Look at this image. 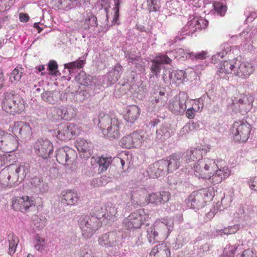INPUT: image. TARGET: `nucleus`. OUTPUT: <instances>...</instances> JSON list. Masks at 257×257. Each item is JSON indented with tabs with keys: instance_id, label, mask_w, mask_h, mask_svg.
<instances>
[{
	"instance_id": "1",
	"label": "nucleus",
	"mask_w": 257,
	"mask_h": 257,
	"mask_svg": "<svg viewBox=\"0 0 257 257\" xmlns=\"http://www.w3.org/2000/svg\"><path fill=\"white\" fill-rule=\"evenodd\" d=\"M6 153L1 155V166L7 165L1 170V187L3 188H11L18 184L19 178L24 177L28 172V169L24 165L17 166L16 164L10 163L14 157Z\"/></svg>"
},
{
	"instance_id": "2",
	"label": "nucleus",
	"mask_w": 257,
	"mask_h": 257,
	"mask_svg": "<svg viewBox=\"0 0 257 257\" xmlns=\"http://www.w3.org/2000/svg\"><path fill=\"white\" fill-rule=\"evenodd\" d=\"M120 121L115 116L108 114H100L98 125L102 133L109 139L118 138L120 135Z\"/></svg>"
},
{
	"instance_id": "3",
	"label": "nucleus",
	"mask_w": 257,
	"mask_h": 257,
	"mask_svg": "<svg viewBox=\"0 0 257 257\" xmlns=\"http://www.w3.org/2000/svg\"><path fill=\"white\" fill-rule=\"evenodd\" d=\"M1 106L3 110L10 114H20L25 108V101L14 92L8 91L3 94Z\"/></svg>"
},
{
	"instance_id": "4",
	"label": "nucleus",
	"mask_w": 257,
	"mask_h": 257,
	"mask_svg": "<svg viewBox=\"0 0 257 257\" xmlns=\"http://www.w3.org/2000/svg\"><path fill=\"white\" fill-rule=\"evenodd\" d=\"M82 235L86 239L90 238L101 225L100 220L94 216L82 215L78 220Z\"/></svg>"
},
{
	"instance_id": "5",
	"label": "nucleus",
	"mask_w": 257,
	"mask_h": 257,
	"mask_svg": "<svg viewBox=\"0 0 257 257\" xmlns=\"http://www.w3.org/2000/svg\"><path fill=\"white\" fill-rule=\"evenodd\" d=\"M252 127L246 121H234L230 128L233 140L239 144L244 143L248 140Z\"/></svg>"
},
{
	"instance_id": "6",
	"label": "nucleus",
	"mask_w": 257,
	"mask_h": 257,
	"mask_svg": "<svg viewBox=\"0 0 257 257\" xmlns=\"http://www.w3.org/2000/svg\"><path fill=\"white\" fill-rule=\"evenodd\" d=\"M217 168V165L214 160L204 158L195 163L194 166V174L199 178L210 180L213 173Z\"/></svg>"
},
{
	"instance_id": "7",
	"label": "nucleus",
	"mask_w": 257,
	"mask_h": 257,
	"mask_svg": "<svg viewBox=\"0 0 257 257\" xmlns=\"http://www.w3.org/2000/svg\"><path fill=\"white\" fill-rule=\"evenodd\" d=\"M208 197V193L204 190L194 191L188 196L187 205L191 208L199 209L205 206Z\"/></svg>"
},
{
	"instance_id": "8",
	"label": "nucleus",
	"mask_w": 257,
	"mask_h": 257,
	"mask_svg": "<svg viewBox=\"0 0 257 257\" xmlns=\"http://www.w3.org/2000/svg\"><path fill=\"white\" fill-rule=\"evenodd\" d=\"M148 216L143 211H138L130 214L123 220L124 226L128 229L139 228L146 221Z\"/></svg>"
},
{
	"instance_id": "9",
	"label": "nucleus",
	"mask_w": 257,
	"mask_h": 257,
	"mask_svg": "<svg viewBox=\"0 0 257 257\" xmlns=\"http://www.w3.org/2000/svg\"><path fill=\"white\" fill-rule=\"evenodd\" d=\"M57 162L63 165H72L77 157L76 152L68 147L59 148L56 151Z\"/></svg>"
},
{
	"instance_id": "10",
	"label": "nucleus",
	"mask_w": 257,
	"mask_h": 257,
	"mask_svg": "<svg viewBox=\"0 0 257 257\" xmlns=\"http://www.w3.org/2000/svg\"><path fill=\"white\" fill-rule=\"evenodd\" d=\"M79 133L78 126L73 123H61L59 125L57 137L62 141H67Z\"/></svg>"
},
{
	"instance_id": "11",
	"label": "nucleus",
	"mask_w": 257,
	"mask_h": 257,
	"mask_svg": "<svg viewBox=\"0 0 257 257\" xmlns=\"http://www.w3.org/2000/svg\"><path fill=\"white\" fill-rule=\"evenodd\" d=\"M34 150L39 157L46 159L48 158L53 151L52 143L48 140H38L35 144Z\"/></svg>"
},
{
	"instance_id": "12",
	"label": "nucleus",
	"mask_w": 257,
	"mask_h": 257,
	"mask_svg": "<svg viewBox=\"0 0 257 257\" xmlns=\"http://www.w3.org/2000/svg\"><path fill=\"white\" fill-rule=\"evenodd\" d=\"M188 95L185 92H181L171 99L168 104V109L173 112H183L186 109V103Z\"/></svg>"
},
{
	"instance_id": "13",
	"label": "nucleus",
	"mask_w": 257,
	"mask_h": 257,
	"mask_svg": "<svg viewBox=\"0 0 257 257\" xmlns=\"http://www.w3.org/2000/svg\"><path fill=\"white\" fill-rule=\"evenodd\" d=\"M34 205L33 198L28 196L14 197L12 199V207L16 211H26Z\"/></svg>"
},
{
	"instance_id": "14",
	"label": "nucleus",
	"mask_w": 257,
	"mask_h": 257,
	"mask_svg": "<svg viewBox=\"0 0 257 257\" xmlns=\"http://www.w3.org/2000/svg\"><path fill=\"white\" fill-rule=\"evenodd\" d=\"M1 150L5 153H11L18 148V141L16 138L10 134L5 133L1 135Z\"/></svg>"
},
{
	"instance_id": "15",
	"label": "nucleus",
	"mask_w": 257,
	"mask_h": 257,
	"mask_svg": "<svg viewBox=\"0 0 257 257\" xmlns=\"http://www.w3.org/2000/svg\"><path fill=\"white\" fill-rule=\"evenodd\" d=\"M119 242V236L114 231L109 232L100 235L98 238V244L106 248L113 247Z\"/></svg>"
},
{
	"instance_id": "16",
	"label": "nucleus",
	"mask_w": 257,
	"mask_h": 257,
	"mask_svg": "<svg viewBox=\"0 0 257 257\" xmlns=\"http://www.w3.org/2000/svg\"><path fill=\"white\" fill-rule=\"evenodd\" d=\"M254 65L248 62H242L238 65L237 63L236 70L234 74L243 79L248 78L254 71Z\"/></svg>"
},
{
	"instance_id": "17",
	"label": "nucleus",
	"mask_w": 257,
	"mask_h": 257,
	"mask_svg": "<svg viewBox=\"0 0 257 257\" xmlns=\"http://www.w3.org/2000/svg\"><path fill=\"white\" fill-rule=\"evenodd\" d=\"M167 96L163 91H159L158 93H154L153 98L149 104L150 108L154 111H159L167 104Z\"/></svg>"
},
{
	"instance_id": "18",
	"label": "nucleus",
	"mask_w": 257,
	"mask_h": 257,
	"mask_svg": "<svg viewBox=\"0 0 257 257\" xmlns=\"http://www.w3.org/2000/svg\"><path fill=\"white\" fill-rule=\"evenodd\" d=\"M217 72L220 77H224L226 74L234 72L237 67V60L232 59L224 61L217 66Z\"/></svg>"
},
{
	"instance_id": "19",
	"label": "nucleus",
	"mask_w": 257,
	"mask_h": 257,
	"mask_svg": "<svg viewBox=\"0 0 257 257\" xmlns=\"http://www.w3.org/2000/svg\"><path fill=\"white\" fill-rule=\"evenodd\" d=\"M60 198L62 203L67 205H75L79 200L77 192L74 190H66L63 191L61 194Z\"/></svg>"
},
{
	"instance_id": "20",
	"label": "nucleus",
	"mask_w": 257,
	"mask_h": 257,
	"mask_svg": "<svg viewBox=\"0 0 257 257\" xmlns=\"http://www.w3.org/2000/svg\"><path fill=\"white\" fill-rule=\"evenodd\" d=\"M167 162L166 160H160L155 163L149 168V173L150 177L158 178L160 177L163 171L165 170L167 171Z\"/></svg>"
},
{
	"instance_id": "21",
	"label": "nucleus",
	"mask_w": 257,
	"mask_h": 257,
	"mask_svg": "<svg viewBox=\"0 0 257 257\" xmlns=\"http://www.w3.org/2000/svg\"><path fill=\"white\" fill-rule=\"evenodd\" d=\"M53 111L65 120H71L75 115V109L71 106L54 107L53 108Z\"/></svg>"
},
{
	"instance_id": "22",
	"label": "nucleus",
	"mask_w": 257,
	"mask_h": 257,
	"mask_svg": "<svg viewBox=\"0 0 257 257\" xmlns=\"http://www.w3.org/2000/svg\"><path fill=\"white\" fill-rule=\"evenodd\" d=\"M230 174V171L226 167H222L214 171L210 179V182L213 185L218 184L223 179L227 178Z\"/></svg>"
},
{
	"instance_id": "23",
	"label": "nucleus",
	"mask_w": 257,
	"mask_h": 257,
	"mask_svg": "<svg viewBox=\"0 0 257 257\" xmlns=\"http://www.w3.org/2000/svg\"><path fill=\"white\" fill-rule=\"evenodd\" d=\"M75 146L80 153H83L84 158H89L92 152V145L83 139H78L75 143Z\"/></svg>"
},
{
	"instance_id": "24",
	"label": "nucleus",
	"mask_w": 257,
	"mask_h": 257,
	"mask_svg": "<svg viewBox=\"0 0 257 257\" xmlns=\"http://www.w3.org/2000/svg\"><path fill=\"white\" fill-rule=\"evenodd\" d=\"M169 248L165 243L159 244L151 250L150 255L152 257H170Z\"/></svg>"
},
{
	"instance_id": "25",
	"label": "nucleus",
	"mask_w": 257,
	"mask_h": 257,
	"mask_svg": "<svg viewBox=\"0 0 257 257\" xmlns=\"http://www.w3.org/2000/svg\"><path fill=\"white\" fill-rule=\"evenodd\" d=\"M141 109L136 105L127 107L126 113L124 115V119L130 123H134L139 118Z\"/></svg>"
},
{
	"instance_id": "26",
	"label": "nucleus",
	"mask_w": 257,
	"mask_h": 257,
	"mask_svg": "<svg viewBox=\"0 0 257 257\" xmlns=\"http://www.w3.org/2000/svg\"><path fill=\"white\" fill-rule=\"evenodd\" d=\"M160 239H165L171 232L168 225L160 220H157L154 224Z\"/></svg>"
},
{
	"instance_id": "27",
	"label": "nucleus",
	"mask_w": 257,
	"mask_h": 257,
	"mask_svg": "<svg viewBox=\"0 0 257 257\" xmlns=\"http://www.w3.org/2000/svg\"><path fill=\"white\" fill-rule=\"evenodd\" d=\"M181 155L179 154H173L169 157L167 162V172H171L177 170L180 166Z\"/></svg>"
},
{
	"instance_id": "28",
	"label": "nucleus",
	"mask_w": 257,
	"mask_h": 257,
	"mask_svg": "<svg viewBox=\"0 0 257 257\" xmlns=\"http://www.w3.org/2000/svg\"><path fill=\"white\" fill-rule=\"evenodd\" d=\"M97 25V18L94 15L91 14L83 21L81 28L87 31H94Z\"/></svg>"
},
{
	"instance_id": "29",
	"label": "nucleus",
	"mask_w": 257,
	"mask_h": 257,
	"mask_svg": "<svg viewBox=\"0 0 257 257\" xmlns=\"http://www.w3.org/2000/svg\"><path fill=\"white\" fill-rule=\"evenodd\" d=\"M19 242L18 237L13 233H10L6 239V243L9 245V254L12 255L15 253Z\"/></svg>"
},
{
	"instance_id": "30",
	"label": "nucleus",
	"mask_w": 257,
	"mask_h": 257,
	"mask_svg": "<svg viewBox=\"0 0 257 257\" xmlns=\"http://www.w3.org/2000/svg\"><path fill=\"white\" fill-rule=\"evenodd\" d=\"M203 153H206V151L199 147L188 150L186 153V156L189 161H201Z\"/></svg>"
},
{
	"instance_id": "31",
	"label": "nucleus",
	"mask_w": 257,
	"mask_h": 257,
	"mask_svg": "<svg viewBox=\"0 0 257 257\" xmlns=\"http://www.w3.org/2000/svg\"><path fill=\"white\" fill-rule=\"evenodd\" d=\"M77 254L79 257H101L99 252L92 250L87 244L78 250Z\"/></svg>"
},
{
	"instance_id": "32",
	"label": "nucleus",
	"mask_w": 257,
	"mask_h": 257,
	"mask_svg": "<svg viewBox=\"0 0 257 257\" xmlns=\"http://www.w3.org/2000/svg\"><path fill=\"white\" fill-rule=\"evenodd\" d=\"M123 68L117 64L108 74V80L112 84L115 83L120 78Z\"/></svg>"
},
{
	"instance_id": "33",
	"label": "nucleus",
	"mask_w": 257,
	"mask_h": 257,
	"mask_svg": "<svg viewBox=\"0 0 257 257\" xmlns=\"http://www.w3.org/2000/svg\"><path fill=\"white\" fill-rule=\"evenodd\" d=\"M133 144V148L140 147L145 138V132L144 131H135L131 134Z\"/></svg>"
},
{
	"instance_id": "34",
	"label": "nucleus",
	"mask_w": 257,
	"mask_h": 257,
	"mask_svg": "<svg viewBox=\"0 0 257 257\" xmlns=\"http://www.w3.org/2000/svg\"><path fill=\"white\" fill-rule=\"evenodd\" d=\"M24 74V68L21 65H18L11 73L10 81L12 83H16L20 81Z\"/></svg>"
},
{
	"instance_id": "35",
	"label": "nucleus",
	"mask_w": 257,
	"mask_h": 257,
	"mask_svg": "<svg viewBox=\"0 0 257 257\" xmlns=\"http://www.w3.org/2000/svg\"><path fill=\"white\" fill-rule=\"evenodd\" d=\"M188 25L189 27L194 28L195 31H197L206 28L208 25V22L203 18H194L188 22Z\"/></svg>"
},
{
	"instance_id": "36",
	"label": "nucleus",
	"mask_w": 257,
	"mask_h": 257,
	"mask_svg": "<svg viewBox=\"0 0 257 257\" xmlns=\"http://www.w3.org/2000/svg\"><path fill=\"white\" fill-rule=\"evenodd\" d=\"M105 212L104 219L108 220H114L117 212L115 205L110 202L105 204Z\"/></svg>"
},
{
	"instance_id": "37",
	"label": "nucleus",
	"mask_w": 257,
	"mask_h": 257,
	"mask_svg": "<svg viewBox=\"0 0 257 257\" xmlns=\"http://www.w3.org/2000/svg\"><path fill=\"white\" fill-rule=\"evenodd\" d=\"M253 101V96H249L245 102L239 105L238 110L239 112L242 114H246L251 108Z\"/></svg>"
},
{
	"instance_id": "38",
	"label": "nucleus",
	"mask_w": 257,
	"mask_h": 257,
	"mask_svg": "<svg viewBox=\"0 0 257 257\" xmlns=\"http://www.w3.org/2000/svg\"><path fill=\"white\" fill-rule=\"evenodd\" d=\"M21 125L19 137L26 138L31 136L32 131L30 125L25 121H22Z\"/></svg>"
},
{
	"instance_id": "39",
	"label": "nucleus",
	"mask_w": 257,
	"mask_h": 257,
	"mask_svg": "<svg viewBox=\"0 0 257 257\" xmlns=\"http://www.w3.org/2000/svg\"><path fill=\"white\" fill-rule=\"evenodd\" d=\"M240 229L239 224H234L218 230L220 235H230L236 233Z\"/></svg>"
},
{
	"instance_id": "40",
	"label": "nucleus",
	"mask_w": 257,
	"mask_h": 257,
	"mask_svg": "<svg viewBox=\"0 0 257 257\" xmlns=\"http://www.w3.org/2000/svg\"><path fill=\"white\" fill-rule=\"evenodd\" d=\"M111 161V157H100L97 162L99 165V170H100L101 172L106 171L110 164Z\"/></svg>"
},
{
	"instance_id": "41",
	"label": "nucleus",
	"mask_w": 257,
	"mask_h": 257,
	"mask_svg": "<svg viewBox=\"0 0 257 257\" xmlns=\"http://www.w3.org/2000/svg\"><path fill=\"white\" fill-rule=\"evenodd\" d=\"M105 210V204L100 203L96 205L93 209L94 216L97 217L99 220L102 218L104 219L105 214L106 213Z\"/></svg>"
},
{
	"instance_id": "42",
	"label": "nucleus",
	"mask_w": 257,
	"mask_h": 257,
	"mask_svg": "<svg viewBox=\"0 0 257 257\" xmlns=\"http://www.w3.org/2000/svg\"><path fill=\"white\" fill-rule=\"evenodd\" d=\"M31 184L36 187H38L41 192H44L48 190L47 185L39 177H34L31 180Z\"/></svg>"
},
{
	"instance_id": "43",
	"label": "nucleus",
	"mask_w": 257,
	"mask_h": 257,
	"mask_svg": "<svg viewBox=\"0 0 257 257\" xmlns=\"http://www.w3.org/2000/svg\"><path fill=\"white\" fill-rule=\"evenodd\" d=\"M46 242L45 238L37 234L35 236V248L39 251L42 252L46 246Z\"/></svg>"
},
{
	"instance_id": "44",
	"label": "nucleus",
	"mask_w": 257,
	"mask_h": 257,
	"mask_svg": "<svg viewBox=\"0 0 257 257\" xmlns=\"http://www.w3.org/2000/svg\"><path fill=\"white\" fill-rule=\"evenodd\" d=\"M147 232V237L150 242L154 243L156 241H158L159 239H160L154 225L148 228Z\"/></svg>"
},
{
	"instance_id": "45",
	"label": "nucleus",
	"mask_w": 257,
	"mask_h": 257,
	"mask_svg": "<svg viewBox=\"0 0 257 257\" xmlns=\"http://www.w3.org/2000/svg\"><path fill=\"white\" fill-rule=\"evenodd\" d=\"M213 8L215 12L220 16H224L227 11V7L223 3L215 2L213 4Z\"/></svg>"
},
{
	"instance_id": "46",
	"label": "nucleus",
	"mask_w": 257,
	"mask_h": 257,
	"mask_svg": "<svg viewBox=\"0 0 257 257\" xmlns=\"http://www.w3.org/2000/svg\"><path fill=\"white\" fill-rule=\"evenodd\" d=\"M85 63L84 60L78 59L75 61L64 64V67L69 70L81 68Z\"/></svg>"
},
{
	"instance_id": "47",
	"label": "nucleus",
	"mask_w": 257,
	"mask_h": 257,
	"mask_svg": "<svg viewBox=\"0 0 257 257\" xmlns=\"http://www.w3.org/2000/svg\"><path fill=\"white\" fill-rule=\"evenodd\" d=\"M119 145L123 148L131 149L133 148V144L131 134L123 137L119 141Z\"/></svg>"
},
{
	"instance_id": "48",
	"label": "nucleus",
	"mask_w": 257,
	"mask_h": 257,
	"mask_svg": "<svg viewBox=\"0 0 257 257\" xmlns=\"http://www.w3.org/2000/svg\"><path fill=\"white\" fill-rule=\"evenodd\" d=\"M249 96H252L250 94H238V96L235 97L234 100H233V103L235 105V107H239V105L243 104L244 102L247 100V98Z\"/></svg>"
},
{
	"instance_id": "49",
	"label": "nucleus",
	"mask_w": 257,
	"mask_h": 257,
	"mask_svg": "<svg viewBox=\"0 0 257 257\" xmlns=\"http://www.w3.org/2000/svg\"><path fill=\"white\" fill-rule=\"evenodd\" d=\"M76 78L77 82L83 85H88L90 82L89 78L83 72L79 73Z\"/></svg>"
},
{
	"instance_id": "50",
	"label": "nucleus",
	"mask_w": 257,
	"mask_h": 257,
	"mask_svg": "<svg viewBox=\"0 0 257 257\" xmlns=\"http://www.w3.org/2000/svg\"><path fill=\"white\" fill-rule=\"evenodd\" d=\"M157 60L159 64H170L172 60L166 55L159 54L154 59Z\"/></svg>"
},
{
	"instance_id": "51",
	"label": "nucleus",
	"mask_w": 257,
	"mask_h": 257,
	"mask_svg": "<svg viewBox=\"0 0 257 257\" xmlns=\"http://www.w3.org/2000/svg\"><path fill=\"white\" fill-rule=\"evenodd\" d=\"M21 123H22V121L15 122L14 124L10 128L9 131L11 132L16 138L19 137L22 125Z\"/></svg>"
},
{
	"instance_id": "52",
	"label": "nucleus",
	"mask_w": 257,
	"mask_h": 257,
	"mask_svg": "<svg viewBox=\"0 0 257 257\" xmlns=\"http://www.w3.org/2000/svg\"><path fill=\"white\" fill-rule=\"evenodd\" d=\"M237 247L235 245H228L226 246L223 251V255L226 257H233Z\"/></svg>"
},
{
	"instance_id": "53",
	"label": "nucleus",
	"mask_w": 257,
	"mask_h": 257,
	"mask_svg": "<svg viewBox=\"0 0 257 257\" xmlns=\"http://www.w3.org/2000/svg\"><path fill=\"white\" fill-rule=\"evenodd\" d=\"M198 126V124L194 122L188 123L183 126L181 131L185 133H189L196 130Z\"/></svg>"
},
{
	"instance_id": "54",
	"label": "nucleus",
	"mask_w": 257,
	"mask_h": 257,
	"mask_svg": "<svg viewBox=\"0 0 257 257\" xmlns=\"http://www.w3.org/2000/svg\"><path fill=\"white\" fill-rule=\"evenodd\" d=\"M152 65L151 67L150 70L154 75L157 76V75L160 73L161 69V65L158 63L157 60L154 59L152 60Z\"/></svg>"
},
{
	"instance_id": "55",
	"label": "nucleus",
	"mask_w": 257,
	"mask_h": 257,
	"mask_svg": "<svg viewBox=\"0 0 257 257\" xmlns=\"http://www.w3.org/2000/svg\"><path fill=\"white\" fill-rule=\"evenodd\" d=\"M202 107L203 106H202L201 108H200V106L198 105L197 109H195L193 107L187 109L186 111V117L189 119L194 118L195 116V112L201 111L202 110Z\"/></svg>"
},
{
	"instance_id": "56",
	"label": "nucleus",
	"mask_w": 257,
	"mask_h": 257,
	"mask_svg": "<svg viewBox=\"0 0 257 257\" xmlns=\"http://www.w3.org/2000/svg\"><path fill=\"white\" fill-rule=\"evenodd\" d=\"M160 199L159 193H153L150 194L147 198L149 203H154L156 204H160Z\"/></svg>"
},
{
	"instance_id": "57",
	"label": "nucleus",
	"mask_w": 257,
	"mask_h": 257,
	"mask_svg": "<svg viewBox=\"0 0 257 257\" xmlns=\"http://www.w3.org/2000/svg\"><path fill=\"white\" fill-rule=\"evenodd\" d=\"M150 11L157 12L159 10L160 7L158 4V0H147Z\"/></svg>"
},
{
	"instance_id": "58",
	"label": "nucleus",
	"mask_w": 257,
	"mask_h": 257,
	"mask_svg": "<svg viewBox=\"0 0 257 257\" xmlns=\"http://www.w3.org/2000/svg\"><path fill=\"white\" fill-rule=\"evenodd\" d=\"M159 195L160 198V204H164L167 202L170 199V194L168 192L163 191L160 192L159 193Z\"/></svg>"
},
{
	"instance_id": "59",
	"label": "nucleus",
	"mask_w": 257,
	"mask_h": 257,
	"mask_svg": "<svg viewBox=\"0 0 257 257\" xmlns=\"http://www.w3.org/2000/svg\"><path fill=\"white\" fill-rule=\"evenodd\" d=\"M42 99L46 102H48L50 103H53L54 100L53 97V93L51 92H45L42 94Z\"/></svg>"
},
{
	"instance_id": "60",
	"label": "nucleus",
	"mask_w": 257,
	"mask_h": 257,
	"mask_svg": "<svg viewBox=\"0 0 257 257\" xmlns=\"http://www.w3.org/2000/svg\"><path fill=\"white\" fill-rule=\"evenodd\" d=\"M207 52L203 51L202 52L192 54V58L196 60H203L206 58L207 57Z\"/></svg>"
},
{
	"instance_id": "61",
	"label": "nucleus",
	"mask_w": 257,
	"mask_h": 257,
	"mask_svg": "<svg viewBox=\"0 0 257 257\" xmlns=\"http://www.w3.org/2000/svg\"><path fill=\"white\" fill-rule=\"evenodd\" d=\"M248 184L252 190L257 192V176L251 178L248 182Z\"/></svg>"
},
{
	"instance_id": "62",
	"label": "nucleus",
	"mask_w": 257,
	"mask_h": 257,
	"mask_svg": "<svg viewBox=\"0 0 257 257\" xmlns=\"http://www.w3.org/2000/svg\"><path fill=\"white\" fill-rule=\"evenodd\" d=\"M114 3L115 7L113 10H114L115 14L114 15L113 20L116 22L119 16V7L120 5L119 0H115Z\"/></svg>"
},
{
	"instance_id": "63",
	"label": "nucleus",
	"mask_w": 257,
	"mask_h": 257,
	"mask_svg": "<svg viewBox=\"0 0 257 257\" xmlns=\"http://www.w3.org/2000/svg\"><path fill=\"white\" fill-rule=\"evenodd\" d=\"M58 64L56 61L54 60H51L48 63V69L51 72H54L57 70Z\"/></svg>"
},
{
	"instance_id": "64",
	"label": "nucleus",
	"mask_w": 257,
	"mask_h": 257,
	"mask_svg": "<svg viewBox=\"0 0 257 257\" xmlns=\"http://www.w3.org/2000/svg\"><path fill=\"white\" fill-rule=\"evenodd\" d=\"M254 252L251 249L245 250L242 253L241 257H253Z\"/></svg>"
}]
</instances>
